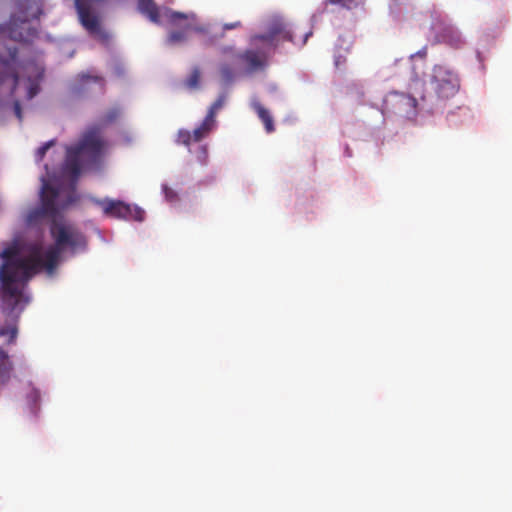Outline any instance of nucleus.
<instances>
[{
    "instance_id": "obj_1",
    "label": "nucleus",
    "mask_w": 512,
    "mask_h": 512,
    "mask_svg": "<svg viewBox=\"0 0 512 512\" xmlns=\"http://www.w3.org/2000/svg\"><path fill=\"white\" fill-rule=\"evenodd\" d=\"M54 244L45 251L40 242L24 243L13 240L1 252L2 263L22 275L24 280H31L36 274L45 270L53 274L60 261L62 252L71 254L86 250V235L75 225L54 221L50 227Z\"/></svg>"
},
{
    "instance_id": "obj_2",
    "label": "nucleus",
    "mask_w": 512,
    "mask_h": 512,
    "mask_svg": "<svg viewBox=\"0 0 512 512\" xmlns=\"http://www.w3.org/2000/svg\"><path fill=\"white\" fill-rule=\"evenodd\" d=\"M121 115L118 107L106 111L99 119V124L88 126L80 135L78 142L66 148L63 171L72 180H77L83 171L99 168L107 148V141L102 133V126L114 123Z\"/></svg>"
},
{
    "instance_id": "obj_3",
    "label": "nucleus",
    "mask_w": 512,
    "mask_h": 512,
    "mask_svg": "<svg viewBox=\"0 0 512 512\" xmlns=\"http://www.w3.org/2000/svg\"><path fill=\"white\" fill-rule=\"evenodd\" d=\"M29 280L14 271L8 264L0 265V310L5 322L0 326V337L6 344H14L18 335V322L21 313L29 302L25 288Z\"/></svg>"
},
{
    "instance_id": "obj_4",
    "label": "nucleus",
    "mask_w": 512,
    "mask_h": 512,
    "mask_svg": "<svg viewBox=\"0 0 512 512\" xmlns=\"http://www.w3.org/2000/svg\"><path fill=\"white\" fill-rule=\"evenodd\" d=\"M283 41L293 42V35L285 21L280 17H275L271 20L267 33L252 37L251 44L255 48L247 49L237 54L236 57L246 64L248 72L261 70L267 64L269 53Z\"/></svg>"
},
{
    "instance_id": "obj_5",
    "label": "nucleus",
    "mask_w": 512,
    "mask_h": 512,
    "mask_svg": "<svg viewBox=\"0 0 512 512\" xmlns=\"http://www.w3.org/2000/svg\"><path fill=\"white\" fill-rule=\"evenodd\" d=\"M459 89L460 79L457 73L445 65L438 64L432 68L427 91L424 93L415 90V94L419 95L422 102L433 108L453 98Z\"/></svg>"
},
{
    "instance_id": "obj_6",
    "label": "nucleus",
    "mask_w": 512,
    "mask_h": 512,
    "mask_svg": "<svg viewBox=\"0 0 512 512\" xmlns=\"http://www.w3.org/2000/svg\"><path fill=\"white\" fill-rule=\"evenodd\" d=\"M41 13V0H16V11L9 23L0 27V32L14 41L28 42L37 34V30L29 26V22L39 18Z\"/></svg>"
},
{
    "instance_id": "obj_7",
    "label": "nucleus",
    "mask_w": 512,
    "mask_h": 512,
    "mask_svg": "<svg viewBox=\"0 0 512 512\" xmlns=\"http://www.w3.org/2000/svg\"><path fill=\"white\" fill-rule=\"evenodd\" d=\"M423 84L419 81L418 78L414 79L412 85L410 86V93L404 92H391L387 103H390L397 113L406 117L412 118L417 114V98L415 94V89L417 92H422ZM417 96H419L417 94Z\"/></svg>"
},
{
    "instance_id": "obj_8",
    "label": "nucleus",
    "mask_w": 512,
    "mask_h": 512,
    "mask_svg": "<svg viewBox=\"0 0 512 512\" xmlns=\"http://www.w3.org/2000/svg\"><path fill=\"white\" fill-rule=\"evenodd\" d=\"M40 191L41 206L28 214V221L34 222L44 217H54L57 214L56 200L58 198V189L53 187L45 179L42 180Z\"/></svg>"
},
{
    "instance_id": "obj_9",
    "label": "nucleus",
    "mask_w": 512,
    "mask_h": 512,
    "mask_svg": "<svg viewBox=\"0 0 512 512\" xmlns=\"http://www.w3.org/2000/svg\"><path fill=\"white\" fill-rule=\"evenodd\" d=\"M75 6L79 19L83 27L93 36L105 41L108 39L107 33L102 29L99 17L91 11L88 0H75Z\"/></svg>"
},
{
    "instance_id": "obj_10",
    "label": "nucleus",
    "mask_w": 512,
    "mask_h": 512,
    "mask_svg": "<svg viewBox=\"0 0 512 512\" xmlns=\"http://www.w3.org/2000/svg\"><path fill=\"white\" fill-rule=\"evenodd\" d=\"M99 205L103 208L105 215L129 220L130 215V205L116 200H103L98 202Z\"/></svg>"
},
{
    "instance_id": "obj_11",
    "label": "nucleus",
    "mask_w": 512,
    "mask_h": 512,
    "mask_svg": "<svg viewBox=\"0 0 512 512\" xmlns=\"http://www.w3.org/2000/svg\"><path fill=\"white\" fill-rule=\"evenodd\" d=\"M14 365L8 353L0 347V390L5 388L13 377Z\"/></svg>"
},
{
    "instance_id": "obj_12",
    "label": "nucleus",
    "mask_w": 512,
    "mask_h": 512,
    "mask_svg": "<svg viewBox=\"0 0 512 512\" xmlns=\"http://www.w3.org/2000/svg\"><path fill=\"white\" fill-rule=\"evenodd\" d=\"M190 31L203 32L204 30L201 27L194 26L189 22L186 23L182 29L171 31L168 35L167 41L169 44L185 42L188 39V33Z\"/></svg>"
},
{
    "instance_id": "obj_13",
    "label": "nucleus",
    "mask_w": 512,
    "mask_h": 512,
    "mask_svg": "<svg viewBox=\"0 0 512 512\" xmlns=\"http://www.w3.org/2000/svg\"><path fill=\"white\" fill-rule=\"evenodd\" d=\"M138 9L153 23L160 22L159 8L154 0H138Z\"/></svg>"
},
{
    "instance_id": "obj_14",
    "label": "nucleus",
    "mask_w": 512,
    "mask_h": 512,
    "mask_svg": "<svg viewBox=\"0 0 512 512\" xmlns=\"http://www.w3.org/2000/svg\"><path fill=\"white\" fill-rule=\"evenodd\" d=\"M217 121H212L205 116L202 123L193 130V142L197 143L208 137V135L215 129Z\"/></svg>"
},
{
    "instance_id": "obj_15",
    "label": "nucleus",
    "mask_w": 512,
    "mask_h": 512,
    "mask_svg": "<svg viewBox=\"0 0 512 512\" xmlns=\"http://www.w3.org/2000/svg\"><path fill=\"white\" fill-rule=\"evenodd\" d=\"M441 37L445 43L454 48H460L464 44L461 33L454 27H446Z\"/></svg>"
},
{
    "instance_id": "obj_16",
    "label": "nucleus",
    "mask_w": 512,
    "mask_h": 512,
    "mask_svg": "<svg viewBox=\"0 0 512 512\" xmlns=\"http://www.w3.org/2000/svg\"><path fill=\"white\" fill-rule=\"evenodd\" d=\"M254 110L256 111L258 117L261 119L265 126V130L267 133H272L275 130L273 118L270 112L263 107L260 103H255L253 105Z\"/></svg>"
},
{
    "instance_id": "obj_17",
    "label": "nucleus",
    "mask_w": 512,
    "mask_h": 512,
    "mask_svg": "<svg viewBox=\"0 0 512 512\" xmlns=\"http://www.w3.org/2000/svg\"><path fill=\"white\" fill-rule=\"evenodd\" d=\"M26 400L31 413L37 414L39 410L40 391L31 383L27 385Z\"/></svg>"
},
{
    "instance_id": "obj_18",
    "label": "nucleus",
    "mask_w": 512,
    "mask_h": 512,
    "mask_svg": "<svg viewBox=\"0 0 512 512\" xmlns=\"http://www.w3.org/2000/svg\"><path fill=\"white\" fill-rule=\"evenodd\" d=\"M78 77L83 87H86L90 82H93L99 86L101 91H103L105 88V80L101 76L92 75L90 73H82L79 74Z\"/></svg>"
},
{
    "instance_id": "obj_19",
    "label": "nucleus",
    "mask_w": 512,
    "mask_h": 512,
    "mask_svg": "<svg viewBox=\"0 0 512 512\" xmlns=\"http://www.w3.org/2000/svg\"><path fill=\"white\" fill-rule=\"evenodd\" d=\"M226 101V95L221 94L219 97L212 103L210 106L206 117L211 119L212 121H216V114L217 112L222 109Z\"/></svg>"
},
{
    "instance_id": "obj_20",
    "label": "nucleus",
    "mask_w": 512,
    "mask_h": 512,
    "mask_svg": "<svg viewBox=\"0 0 512 512\" xmlns=\"http://www.w3.org/2000/svg\"><path fill=\"white\" fill-rule=\"evenodd\" d=\"M201 78V71L198 67H194L190 75L185 80V86L189 89L199 88Z\"/></svg>"
},
{
    "instance_id": "obj_21",
    "label": "nucleus",
    "mask_w": 512,
    "mask_h": 512,
    "mask_svg": "<svg viewBox=\"0 0 512 512\" xmlns=\"http://www.w3.org/2000/svg\"><path fill=\"white\" fill-rule=\"evenodd\" d=\"M176 142L189 146L193 142V133L185 129H180L177 133Z\"/></svg>"
},
{
    "instance_id": "obj_22",
    "label": "nucleus",
    "mask_w": 512,
    "mask_h": 512,
    "mask_svg": "<svg viewBox=\"0 0 512 512\" xmlns=\"http://www.w3.org/2000/svg\"><path fill=\"white\" fill-rule=\"evenodd\" d=\"M220 76L225 83L233 81L235 73L233 68L229 64H222L220 66Z\"/></svg>"
},
{
    "instance_id": "obj_23",
    "label": "nucleus",
    "mask_w": 512,
    "mask_h": 512,
    "mask_svg": "<svg viewBox=\"0 0 512 512\" xmlns=\"http://www.w3.org/2000/svg\"><path fill=\"white\" fill-rule=\"evenodd\" d=\"M130 215H129V220L130 219H133V220H136V221H143L144 218H145V211L138 207V206H131L130 205Z\"/></svg>"
},
{
    "instance_id": "obj_24",
    "label": "nucleus",
    "mask_w": 512,
    "mask_h": 512,
    "mask_svg": "<svg viewBox=\"0 0 512 512\" xmlns=\"http://www.w3.org/2000/svg\"><path fill=\"white\" fill-rule=\"evenodd\" d=\"M54 140H51V141H48L46 143H44L42 146H40L36 152V157H37V160L38 161H41L46 152L49 150L50 147H52L54 145Z\"/></svg>"
},
{
    "instance_id": "obj_25",
    "label": "nucleus",
    "mask_w": 512,
    "mask_h": 512,
    "mask_svg": "<svg viewBox=\"0 0 512 512\" xmlns=\"http://www.w3.org/2000/svg\"><path fill=\"white\" fill-rule=\"evenodd\" d=\"M327 3L340 5L343 8L350 9L351 4L354 2V0H326Z\"/></svg>"
},
{
    "instance_id": "obj_26",
    "label": "nucleus",
    "mask_w": 512,
    "mask_h": 512,
    "mask_svg": "<svg viewBox=\"0 0 512 512\" xmlns=\"http://www.w3.org/2000/svg\"><path fill=\"white\" fill-rule=\"evenodd\" d=\"M165 197L168 201H174L177 199V194L168 186H163Z\"/></svg>"
},
{
    "instance_id": "obj_27",
    "label": "nucleus",
    "mask_w": 512,
    "mask_h": 512,
    "mask_svg": "<svg viewBox=\"0 0 512 512\" xmlns=\"http://www.w3.org/2000/svg\"><path fill=\"white\" fill-rule=\"evenodd\" d=\"M189 16L180 12H172L170 16V20L173 23H177L179 20H188Z\"/></svg>"
},
{
    "instance_id": "obj_28",
    "label": "nucleus",
    "mask_w": 512,
    "mask_h": 512,
    "mask_svg": "<svg viewBox=\"0 0 512 512\" xmlns=\"http://www.w3.org/2000/svg\"><path fill=\"white\" fill-rule=\"evenodd\" d=\"M417 57L425 60V58L427 57V47L426 46L423 47L422 49H420L419 51H417L416 53L412 54L410 56V59H411V61H413Z\"/></svg>"
},
{
    "instance_id": "obj_29",
    "label": "nucleus",
    "mask_w": 512,
    "mask_h": 512,
    "mask_svg": "<svg viewBox=\"0 0 512 512\" xmlns=\"http://www.w3.org/2000/svg\"><path fill=\"white\" fill-rule=\"evenodd\" d=\"M13 108H14V113H15L16 117L21 122L23 119V115H22V109H21L20 102L16 100L14 102Z\"/></svg>"
},
{
    "instance_id": "obj_30",
    "label": "nucleus",
    "mask_w": 512,
    "mask_h": 512,
    "mask_svg": "<svg viewBox=\"0 0 512 512\" xmlns=\"http://www.w3.org/2000/svg\"><path fill=\"white\" fill-rule=\"evenodd\" d=\"M241 26H242L241 21H235V22H232V23H225L223 25V30L224 31L232 30V29L240 28Z\"/></svg>"
},
{
    "instance_id": "obj_31",
    "label": "nucleus",
    "mask_w": 512,
    "mask_h": 512,
    "mask_svg": "<svg viewBox=\"0 0 512 512\" xmlns=\"http://www.w3.org/2000/svg\"><path fill=\"white\" fill-rule=\"evenodd\" d=\"M39 91L37 84H31L28 90V98L32 99Z\"/></svg>"
},
{
    "instance_id": "obj_32",
    "label": "nucleus",
    "mask_w": 512,
    "mask_h": 512,
    "mask_svg": "<svg viewBox=\"0 0 512 512\" xmlns=\"http://www.w3.org/2000/svg\"><path fill=\"white\" fill-rule=\"evenodd\" d=\"M312 34V32H308L305 34L304 36V40H303V44H305V42L307 41L308 37Z\"/></svg>"
},
{
    "instance_id": "obj_33",
    "label": "nucleus",
    "mask_w": 512,
    "mask_h": 512,
    "mask_svg": "<svg viewBox=\"0 0 512 512\" xmlns=\"http://www.w3.org/2000/svg\"><path fill=\"white\" fill-rule=\"evenodd\" d=\"M346 153H347L348 157H351V152H350V149L348 147L346 148Z\"/></svg>"
}]
</instances>
